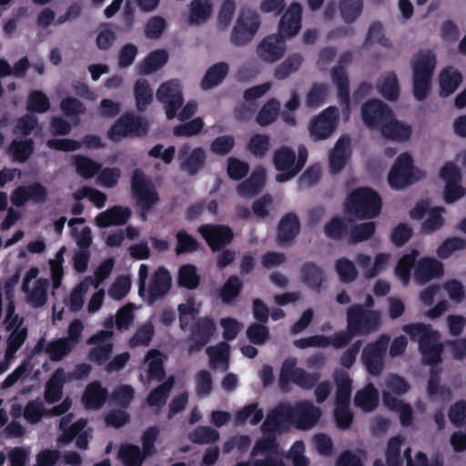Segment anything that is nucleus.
<instances>
[{
    "label": "nucleus",
    "instance_id": "nucleus-1",
    "mask_svg": "<svg viewBox=\"0 0 466 466\" xmlns=\"http://www.w3.org/2000/svg\"><path fill=\"white\" fill-rule=\"evenodd\" d=\"M402 330L411 340L418 341V349L421 355V363L441 364L444 344L441 341V335L431 324L410 323L402 327Z\"/></svg>",
    "mask_w": 466,
    "mask_h": 466
},
{
    "label": "nucleus",
    "instance_id": "nucleus-2",
    "mask_svg": "<svg viewBox=\"0 0 466 466\" xmlns=\"http://www.w3.org/2000/svg\"><path fill=\"white\" fill-rule=\"evenodd\" d=\"M381 198L373 188L360 187L353 189L344 202L345 212L360 220L377 218L381 211Z\"/></svg>",
    "mask_w": 466,
    "mask_h": 466
},
{
    "label": "nucleus",
    "instance_id": "nucleus-3",
    "mask_svg": "<svg viewBox=\"0 0 466 466\" xmlns=\"http://www.w3.org/2000/svg\"><path fill=\"white\" fill-rule=\"evenodd\" d=\"M436 56L431 50L420 51L411 61L412 92L417 101L427 98L436 67Z\"/></svg>",
    "mask_w": 466,
    "mask_h": 466
},
{
    "label": "nucleus",
    "instance_id": "nucleus-4",
    "mask_svg": "<svg viewBox=\"0 0 466 466\" xmlns=\"http://www.w3.org/2000/svg\"><path fill=\"white\" fill-rule=\"evenodd\" d=\"M308 159V150L304 146L299 147L298 156L294 149L288 146H281L273 153V165L279 172L276 180L279 183L287 182L304 168Z\"/></svg>",
    "mask_w": 466,
    "mask_h": 466
},
{
    "label": "nucleus",
    "instance_id": "nucleus-5",
    "mask_svg": "<svg viewBox=\"0 0 466 466\" xmlns=\"http://www.w3.org/2000/svg\"><path fill=\"white\" fill-rule=\"evenodd\" d=\"M131 197L139 210L142 221L147 220L148 213L159 202V195L149 177L140 168H136L130 181Z\"/></svg>",
    "mask_w": 466,
    "mask_h": 466
},
{
    "label": "nucleus",
    "instance_id": "nucleus-6",
    "mask_svg": "<svg viewBox=\"0 0 466 466\" xmlns=\"http://www.w3.org/2000/svg\"><path fill=\"white\" fill-rule=\"evenodd\" d=\"M348 328L356 336H367L377 331L381 325L379 310L367 309L360 304H353L346 310Z\"/></svg>",
    "mask_w": 466,
    "mask_h": 466
},
{
    "label": "nucleus",
    "instance_id": "nucleus-7",
    "mask_svg": "<svg viewBox=\"0 0 466 466\" xmlns=\"http://www.w3.org/2000/svg\"><path fill=\"white\" fill-rule=\"evenodd\" d=\"M422 177L421 171L413 166L411 156L405 152L396 158L390 170L388 182L394 189H403Z\"/></svg>",
    "mask_w": 466,
    "mask_h": 466
},
{
    "label": "nucleus",
    "instance_id": "nucleus-8",
    "mask_svg": "<svg viewBox=\"0 0 466 466\" xmlns=\"http://www.w3.org/2000/svg\"><path fill=\"white\" fill-rule=\"evenodd\" d=\"M148 132L146 119L132 112L124 113L107 131V137L113 142H119L127 137H144Z\"/></svg>",
    "mask_w": 466,
    "mask_h": 466
},
{
    "label": "nucleus",
    "instance_id": "nucleus-9",
    "mask_svg": "<svg viewBox=\"0 0 466 466\" xmlns=\"http://www.w3.org/2000/svg\"><path fill=\"white\" fill-rule=\"evenodd\" d=\"M260 17L257 12L242 9L230 34V42L236 46L250 43L260 27Z\"/></svg>",
    "mask_w": 466,
    "mask_h": 466
},
{
    "label": "nucleus",
    "instance_id": "nucleus-10",
    "mask_svg": "<svg viewBox=\"0 0 466 466\" xmlns=\"http://www.w3.org/2000/svg\"><path fill=\"white\" fill-rule=\"evenodd\" d=\"M250 456H265L264 459L254 460L252 466H286L279 451V444L274 434H268L258 439Z\"/></svg>",
    "mask_w": 466,
    "mask_h": 466
},
{
    "label": "nucleus",
    "instance_id": "nucleus-11",
    "mask_svg": "<svg viewBox=\"0 0 466 466\" xmlns=\"http://www.w3.org/2000/svg\"><path fill=\"white\" fill-rule=\"evenodd\" d=\"M157 99L165 108L167 119H173L184 104V96L177 79H170L162 83L156 94Z\"/></svg>",
    "mask_w": 466,
    "mask_h": 466
},
{
    "label": "nucleus",
    "instance_id": "nucleus-12",
    "mask_svg": "<svg viewBox=\"0 0 466 466\" xmlns=\"http://www.w3.org/2000/svg\"><path fill=\"white\" fill-rule=\"evenodd\" d=\"M390 337L380 335L374 342L368 343L362 350L361 361L369 374L379 376L384 365V355L388 349Z\"/></svg>",
    "mask_w": 466,
    "mask_h": 466
},
{
    "label": "nucleus",
    "instance_id": "nucleus-13",
    "mask_svg": "<svg viewBox=\"0 0 466 466\" xmlns=\"http://www.w3.org/2000/svg\"><path fill=\"white\" fill-rule=\"evenodd\" d=\"M198 232L205 239L213 252L220 251L234 239V232L229 226L222 224H204Z\"/></svg>",
    "mask_w": 466,
    "mask_h": 466
},
{
    "label": "nucleus",
    "instance_id": "nucleus-14",
    "mask_svg": "<svg viewBox=\"0 0 466 466\" xmlns=\"http://www.w3.org/2000/svg\"><path fill=\"white\" fill-rule=\"evenodd\" d=\"M390 106L380 99H370L361 106L363 124L371 130L380 131L392 114Z\"/></svg>",
    "mask_w": 466,
    "mask_h": 466
},
{
    "label": "nucleus",
    "instance_id": "nucleus-15",
    "mask_svg": "<svg viewBox=\"0 0 466 466\" xmlns=\"http://www.w3.org/2000/svg\"><path fill=\"white\" fill-rule=\"evenodd\" d=\"M338 120V109L334 106L327 107L311 119L309 125L310 136L316 141L329 137L336 129Z\"/></svg>",
    "mask_w": 466,
    "mask_h": 466
},
{
    "label": "nucleus",
    "instance_id": "nucleus-16",
    "mask_svg": "<svg viewBox=\"0 0 466 466\" xmlns=\"http://www.w3.org/2000/svg\"><path fill=\"white\" fill-rule=\"evenodd\" d=\"M352 61V53L350 51L343 52L339 58V65L331 69V78L333 84L338 88V98L340 105L346 108L350 107V80L343 66Z\"/></svg>",
    "mask_w": 466,
    "mask_h": 466
},
{
    "label": "nucleus",
    "instance_id": "nucleus-17",
    "mask_svg": "<svg viewBox=\"0 0 466 466\" xmlns=\"http://www.w3.org/2000/svg\"><path fill=\"white\" fill-rule=\"evenodd\" d=\"M217 329L216 323L209 317L199 318L191 327L188 353L200 351L211 339Z\"/></svg>",
    "mask_w": 466,
    "mask_h": 466
},
{
    "label": "nucleus",
    "instance_id": "nucleus-18",
    "mask_svg": "<svg viewBox=\"0 0 466 466\" xmlns=\"http://www.w3.org/2000/svg\"><path fill=\"white\" fill-rule=\"evenodd\" d=\"M292 426L299 430H309L314 427L321 416L319 408L309 400H299L291 405Z\"/></svg>",
    "mask_w": 466,
    "mask_h": 466
},
{
    "label": "nucleus",
    "instance_id": "nucleus-19",
    "mask_svg": "<svg viewBox=\"0 0 466 466\" xmlns=\"http://www.w3.org/2000/svg\"><path fill=\"white\" fill-rule=\"evenodd\" d=\"M171 286L172 279L169 271L164 267H159L151 275L148 287L146 288V296L143 299L148 305H152L164 298L170 290Z\"/></svg>",
    "mask_w": 466,
    "mask_h": 466
},
{
    "label": "nucleus",
    "instance_id": "nucleus-20",
    "mask_svg": "<svg viewBox=\"0 0 466 466\" xmlns=\"http://www.w3.org/2000/svg\"><path fill=\"white\" fill-rule=\"evenodd\" d=\"M292 410L289 404H279L271 410L264 420L261 430L265 435L274 434L292 425Z\"/></svg>",
    "mask_w": 466,
    "mask_h": 466
},
{
    "label": "nucleus",
    "instance_id": "nucleus-21",
    "mask_svg": "<svg viewBox=\"0 0 466 466\" xmlns=\"http://www.w3.org/2000/svg\"><path fill=\"white\" fill-rule=\"evenodd\" d=\"M188 145L182 146L177 154L180 161V170L186 172L189 177L196 176L206 165L207 155L205 150L198 147L189 151Z\"/></svg>",
    "mask_w": 466,
    "mask_h": 466
},
{
    "label": "nucleus",
    "instance_id": "nucleus-22",
    "mask_svg": "<svg viewBox=\"0 0 466 466\" xmlns=\"http://www.w3.org/2000/svg\"><path fill=\"white\" fill-rule=\"evenodd\" d=\"M302 6L299 3H292L282 15L279 23L278 35L284 39L296 36L302 25Z\"/></svg>",
    "mask_w": 466,
    "mask_h": 466
},
{
    "label": "nucleus",
    "instance_id": "nucleus-23",
    "mask_svg": "<svg viewBox=\"0 0 466 466\" xmlns=\"http://www.w3.org/2000/svg\"><path fill=\"white\" fill-rule=\"evenodd\" d=\"M47 189L39 182L17 187L11 195V202L15 207H22L27 201L44 203L47 198Z\"/></svg>",
    "mask_w": 466,
    "mask_h": 466
},
{
    "label": "nucleus",
    "instance_id": "nucleus-24",
    "mask_svg": "<svg viewBox=\"0 0 466 466\" xmlns=\"http://www.w3.org/2000/svg\"><path fill=\"white\" fill-rule=\"evenodd\" d=\"M277 34L266 36L258 46L257 53L265 62L273 63L279 60L286 52V43Z\"/></svg>",
    "mask_w": 466,
    "mask_h": 466
},
{
    "label": "nucleus",
    "instance_id": "nucleus-25",
    "mask_svg": "<svg viewBox=\"0 0 466 466\" xmlns=\"http://www.w3.org/2000/svg\"><path fill=\"white\" fill-rule=\"evenodd\" d=\"M301 225L298 215L294 212L286 213L277 226L276 239L279 245L291 243L299 234Z\"/></svg>",
    "mask_w": 466,
    "mask_h": 466
},
{
    "label": "nucleus",
    "instance_id": "nucleus-26",
    "mask_svg": "<svg viewBox=\"0 0 466 466\" xmlns=\"http://www.w3.org/2000/svg\"><path fill=\"white\" fill-rule=\"evenodd\" d=\"M131 216L132 211L128 207L116 205L100 212L95 218V224L100 228L112 226H124L127 223Z\"/></svg>",
    "mask_w": 466,
    "mask_h": 466
},
{
    "label": "nucleus",
    "instance_id": "nucleus-27",
    "mask_svg": "<svg viewBox=\"0 0 466 466\" xmlns=\"http://www.w3.org/2000/svg\"><path fill=\"white\" fill-rule=\"evenodd\" d=\"M443 264L434 258H422L415 267L414 276L418 282L425 284L443 275Z\"/></svg>",
    "mask_w": 466,
    "mask_h": 466
},
{
    "label": "nucleus",
    "instance_id": "nucleus-28",
    "mask_svg": "<svg viewBox=\"0 0 466 466\" xmlns=\"http://www.w3.org/2000/svg\"><path fill=\"white\" fill-rule=\"evenodd\" d=\"M380 132L388 140L402 143L410 138L412 128L410 125L396 119L392 113Z\"/></svg>",
    "mask_w": 466,
    "mask_h": 466
},
{
    "label": "nucleus",
    "instance_id": "nucleus-29",
    "mask_svg": "<svg viewBox=\"0 0 466 466\" xmlns=\"http://www.w3.org/2000/svg\"><path fill=\"white\" fill-rule=\"evenodd\" d=\"M108 397L106 388L101 382L95 380L90 382L82 395V402L87 410H98L103 407Z\"/></svg>",
    "mask_w": 466,
    "mask_h": 466
},
{
    "label": "nucleus",
    "instance_id": "nucleus-30",
    "mask_svg": "<svg viewBox=\"0 0 466 466\" xmlns=\"http://www.w3.org/2000/svg\"><path fill=\"white\" fill-rule=\"evenodd\" d=\"M169 55L166 49H157L151 51L137 66V73L140 76L151 75L168 62Z\"/></svg>",
    "mask_w": 466,
    "mask_h": 466
},
{
    "label": "nucleus",
    "instance_id": "nucleus-31",
    "mask_svg": "<svg viewBox=\"0 0 466 466\" xmlns=\"http://www.w3.org/2000/svg\"><path fill=\"white\" fill-rule=\"evenodd\" d=\"M300 279L315 293L320 292L325 282L324 272L315 262H306L301 266Z\"/></svg>",
    "mask_w": 466,
    "mask_h": 466
},
{
    "label": "nucleus",
    "instance_id": "nucleus-32",
    "mask_svg": "<svg viewBox=\"0 0 466 466\" xmlns=\"http://www.w3.org/2000/svg\"><path fill=\"white\" fill-rule=\"evenodd\" d=\"M66 382L65 370L63 368L56 369L46 385L44 392L46 402L53 404L59 401L63 397V388Z\"/></svg>",
    "mask_w": 466,
    "mask_h": 466
},
{
    "label": "nucleus",
    "instance_id": "nucleus-33",
    "mask_svg": "<svg viewBox=\"0 0 466 466\" xmlns=\"http://www.w3.org/2000/svg\"><path fill=\"white\" fill-rule=\"evenodd\" d=\"M379 391L372 383L359 390L354 397V405L364 412H370L379 406Z\"/></svg>",
    "mask_w": 466,
    "mask_h": 466
},
{
    "label": "nucleus",
    "instance_id": "nucleus-34",
    "mask_svg": "<svg viewBox=\"0 0 466 466\" xmlns=\"http://www.w3.org/2000/svg\"><path fill=\"white\" fill-rule=\"evenodd\" d=\"M463 80L462 75L457 69L445 67L439 76L440 96L448 97L453 94Z\"/></svg>",
    "mask_w": 466,
    "mask_h": 466
},
{
    "label": "nucleus",
    "instance_id": "nucleus-35",
    "mask_svg": "<svg viewBox=\"0 0 466 466\" xmlns=\"http://www.w3.org/2000/svg\"><path fill=\"white\" fill-rule=\"evenodd\" d=\"M35 151V142L31 137L13 139L8 146L7 153L15 162L25 163Z\"/></svg>",
    "mask_w": 466,
    "mask_h": 466
},
{
    "label": "nucleus",
    "instance_id": "nucleus-36",
    "mask_svg": "<svg viewBox=\"0 0 466 466\" xmlns=\"http://www.w3.org/2000/svg\"><path fill=\"white\" fill-rule=\"evenodd\" d=\"M117 457L124 466H142L149 456L137 445L123 443L118 449Z\"/></svg>",
    "mask_w": 466,
    "mask_h": 466
},
{
    "label": "nucleus",
    "instance_id": "nucleus-37",
    "mask_svg": "<svg viewBox=\"0 0 466 466\" xmlns=\"http://www.w3.org/2000/svg\"><path fill=\"white\" fill-rule=\"evenodd\" d=\"M229 66L226 62H218L211 66L205 73L200 86L203 90H208L218 86L223 82L228 74Z\"/></svg>",
    "mask_w": 466,
    "mask_h": 466
},
{
    "label": "nucleus",
    "instance_id": "nucleus-38",
    "mask_svg": "<svg viewBox=\"0 0 466 466\" xmlns=\"http://www.w3.org/2000/svg\"><path fill=\"white\" fill-rule=\"evenodd\" d=\"M349 145L350 140L348 138L340 137L329 153V168L332 174H338L345 167L348 158Z\"/></svg>",
    "mask_w": 466,
    "mask_h": 466
},
{
    "label": "nucleus",
    "instance_id": "nucleus-39",
    "mask_svg": "<svg viewBox=\"0 0 466 466\" xmlns=\"http://www.w3.org/2000/svg\"><path fill=\"white\" fill-rule=\"evenodd\" d=\"M377 89L386 100L397 101L400 97V88L396 73L394 71L388 72L377 84Z\"/></svg>",
    "mask_w": 466,
    "mask_h": 466
},
{
    "label": "nucleus",
    "instance_id": "nucleus-40",
    "mask_svg": "<svg viewBox=\"0 0 466 466\" xmlns=\"http://www.w3.org/2000/svg\"><path fill=\"white\" fill-rule=\"evenodd\" d=\"M266 174L263 168L255 169L250 177L238 186V192L241 196H254L258 194L264 187Z\"/></svg>",
    "mask_w": 466,
    "mask_h": 466
},
{
    "label": "nucleus",
    "instance_id": "nucleus-41",
    "mask_svg": "<svg viewBox=\"0 0 466 466\" xmlns=\"http://www.w3.org/2000/svg\"><path fill=\"white\" fill-rule=\"evenodd\" d=\"M153 90L147 79L140 78L135 82L134 96L136 100V107L139 112L147 110L153 101Z\"/></svg>",
    "mask_w": 466,
    "mask_h": 466
},
{
    "label": "nucleus",
    "instance_id": "nucleus-42",
    "mask_svg": "<svg viewBox=\"0 0 466 466\" xmlns=\"http://www.w3.org/2000/svg\"><path fill=\"white\" fill-rule=\"evenodd\" d=\"M146 360L148 361L147 379L149 380H163L166 376V371L164 368L163 354L161 351L156 349L148 350Z\"/></svg>",
    "mask_w": 466,
    "mask_h": 466
},
{
    "label": "nucleus",
    "instance_id": "nucleus-43",
    "mask_svg": "<svg viewBox=\"0 0 466 466\" xmlns=\"http://www.w3.org/2000/svg\"><path fill=\"white\" fill-rule=\"evenodd\" d=\"M73 165L76 172L85 179L93 178L102 167V165L88 157L76 155L73 157Z\"/></svg>",
    "mask_w": 466,
    "mask_h": 466
},
{
    "label": "nucleus",
    "instance_id": "nucleus-44",
    "mask_svg": "<svg viewBox=\"0 0 466 466\" xmlns=\"http://www.w3.org/2000/svg\"><path fill=\"white\" fill-rule=\"evenodd\" d=\"M280 114V102L272 97L268 99L259 109L257 116L256 122L260 127H267L273 124Z\"/></svg>",
    "mask_w": 466,
    "mask_h": 466
},
{
    "label": "nucleus",
    "instance_id": "nucleus-45",
    "mask_svg": "<svg viewBox=\"0 0 466 466\" xmlns=\"http://www.w3.org/2000/svg\"><path fill=\"white\" fill-rule=\"evenodd\" d=\"M212 8L210 0H192L189 7V23L200 25L207 22L212 13Z\"/></svg>",
    "mask_w": 466,
    "mask_h": 466
},
{
    "label": "nucleus",
    "instance_id": "nucleus-46",
    "mask_svg": "<svg viewBox=\"0 0 466 466\" xmlns=\"http://www.w3.org/2000/svg\"><path fill=\"white\" fill-rule=\"evenodd\" d=\"M336 384L335 404H350L352 380L347 372L337 374L334 378Z\"/></svg>",
    "mask_w": 466,
    "mask_h": 466
},
{
    "label": "nucleus",
    "instance_id": "nucleus-47",
    "mask_svg": "<svg viewBox=\"0 0 466 466\" xmlns=\"http://www.w3.org/2000/svg\"><path fill=\"white\" fill-rule=\"evenodd\" d=\"M303 61V56L299 53L289 55L275 68V78L278 80H285L291 74L297 72L300 68Z\"/></svg>",
    "mask_w": 466,
    "mask_h": 466
},
{
    "label": "nucleus",
    "instance_id": "nucleus-48",
    "mask_svg": "<svg viewBox=\"0 0 466 466\" xmlns=\"http://www.w3.org/2000/svg\"><path fill=\"white\" fill-rule=\"evenodd\" d=\"M174 378L169 377L166 381L153 389L147 397V402L150 407H163L169 396V392L174 386Z\"/></svg>",
    "mask_w": 466,
    "mask_h": 466
},
{
    "label": "nucleus",
    "instance_id": "nucleus-49",
    "mask_svg": "<svg viewBox=\"0 0 466 466\" xmlns=\"http://www.w3.org/2000/svg\"><path fill=\"white\" fill-rule=\"evenodd\" d=\"M243 283L240 279L236 276H230L223 284L219 290V297L224 304H231L241 293Z\"/></svg>",
    "mask_w": 466,
    "mask_h": 466
},
{
    "label": "nucleus",
    "instance_id": "nucleus-50",
    "mask_svg": "<svg viewBox=\"0 0 466 466\" xmlns=\"http://www.w3.org/2000/svg\"><path fill=\"white\" fill-rule=\"evenodd\" d=\"M74 350L73 345L64 339L59 338L49 341L45 348L46 353L51 361H61Z\"/></svg>",
    "mask_w": 466,
    "mask_h": 466
},
{
    "label": "nucleus",
    "instance_id": "nucleus-51",
    "mask_svg": "<svg viewBox=\"0 0 466 466\" xmlns=\"http://www.w3.org/2000/svg\"><path fill=\"white\" fill-rule=\"evenodd\" d=\"M178 286L192 290L198 287L200 277L198 274L197 267L193 264H185L178 269Z\"/></svg>",
    "mask_w": 466,
    "mask_h": 466
},
{
    "label": "nucleus",
    "instance_id": "nucleus-52",
    "mask_svg": "<svg viewBox=\"0 0 466 466\" xmlns=\"http://www.w3.org/2000/svg\"><path fill=\"white\" fill-rule=\"evenodd\" d=\"M418 256L419 251L412 249L410 253L404 254L396 265L395 273L404 284L410 282V272L415 266Z\"/></svg>",
    "mask_w": 466,
    "mask_h": 466
},
{
    "label": "nucleus",
    "instance_id": "nucleus-53",
    "mask_svg": "<svg viewBox=\"0 0 466 466\" xmlns=\"http://www.w3.org/2000/svg\"><path fill=\"white\" fill-rule=\"evenodd\" d=\"M299 369L297 367L296 358H288L283 361L279 377V386L282 391L289 390V384L295 380Z\"/></svg>",
    "mask_w": 466,
    "mask_h": 466
},
{
    "label": "nucleus",
    "instance_id": "nucleus-54",
    "mask_svg": "<svg viewBox=\"0 0 466 466\" xmlns=\"http://www.w3.org/2000/svg\"><path fill=\"white\" fill-rule=\"evenodd\" d=\"M339 7L344 22L351 24L360 15L363 9V2L362 0H340Z\"/></svg>",
    "mask_w": 466,
    "mask_h": 466
},
{
    "label": "nucleus",
    "instance_id": "nucleus-55",
    "mask_svg": "<svg viewBox=\"0 0 466 466\" xmlns=\"http://www.w3.org/2000/svg\"><path fill=\"white\" fill-rule=\"evenodd\" d=\"M176 238L177 255L194 253L198 251L200 248V243L192 235L187 233V231L185 229L178 230L176 234Z\"/></svg>",
    "mask_w": 466,
    "mask_h": 466
},
{
    "label": "nucleus",
    "instance_id": "nucleus-56",
    "mask_svg": "<svg viewBox=\"0 0 466 466\" xmlns=\"http://www.w3.org/2000/svg\"><path fill=\"white\" fill-rule=\"evenodd\" d=\"M155 335V328L151 322H147L138 327L134 335L129 339L128 345L131 348L148 346Z\"/></svg>",
    "mask_w": 466,
    "mask_h": 466
},
{
    "label": "nucleus",
    "instance_id": "nucleus-57",
    "mask_svg": "<svg viewBox=\"0 0 466 466\" xmlns=\"http://www.w3.org/2000/svg\"><path fill=\"white\" fill-rule=\"evenodd\" d=\"M248 150L257 158H263L270 147L269 136L265 134L253 135L248 144Z\"/></svg>",
    "mask_w": 466,
    "mask_h": 466
},
{
    "label": "nucleus",
    "instance_id": "nucleus-58",
    "mask_svg": "<svg viewBox=\"0 0 466 466\" xmlns=\"http://www.w3.org/2000/svg\"><path fill=\"white\" fill-rule=\"evenodd\" d=\"M23 416L30 424H36L43 417L47 416V410L39 399L32 400L25 406Z\"/></svg>",
    "mask_w": 466,
    "mask_h": 466
},
{
    "label": "nucleus",
    "instance_id": "nucleus-59",
    "mask_svg": "<svg viewBox=\"0 0 466 466\" xmlns=\"http://www.w3.org/2000/svg\"><path fill=\"white\" fill-rule=\"evenodd\" d=\"M335 270L343 283H351L358 278V270L354 263L347 258H340L336 260Z\"/></svg>",
    "mask_w": 466,
    "mask_h": 466
},
{
    "label": "nucleus",
    "instance_id": "nucleus-60",
    "mask_svg": "<svg viewBox=\"0 0 466 466\" xmlns=\"http://www.w3.org/2000/svg\"><path fill=\"white\" fill-rule=\"evenodd\" d=\"M66 418L60 421V428L63 430L62 434L58 438V441L63 444H68L75 440L79 433L86 428L87 422L85 419H79L71 424L68 428L65 429L67 424Z\"/></svg>",
    "mask_w": 466,
    "mask_h": 466
},
{
    "label": "nucleus",
    "instance_id": "nucleus-61",
    "mask_svg": "<svg viewBox=\"0 0 466 466\" xmlns=\"http://www.w3.org/2000/svg\"><path fill=\"white\" fill-rule=\"evenodd\" d=\"M402 440L400 436L392 437L389 440L385 452L387 466H402L401 457Z\"/></svg>",
    "mask_w": 466,
    "mask_h": 466
},
{
    "label": "nucleus",
    "instance_id": "nucleus-62",
    "mask_svg": "<svg viewBox=\"0 0 466 466\" xmlns=\"http://www.w3.org/2000/svg\"><path fill=\"white\" fill-rule=\"evenodd\" d=\"M188 438L196 444H209L219 439V432L208 426H198L189 433Z\"/></svg>",
    "mask_w": 466,
    "mask_h": 466
},
{
    "label": "nucleus",
    "instance_id": "nucleus-63",
    "mask_svg": "<svg viewBox=\"0 0 466 466\" xmlns=\"http://www.w3.org/2000/svg\"><path fill=\"white\" fill-rule=\"evenodd\" d=\"M443 208L436 207L429 211L428 218L421 225V231L425 234H431L441 229L445 223L442 217Z\"/></svg>",
    "mask_w": 466,
    "mask_h": 466
},
{
    "label": "nucleus",
    "instance_id": "nucleus-64",
    "mask_svg": "<svg viewBox=\"0 0 466 466\" xmlns=\"http://www.w3.org/2000/svg\"><path fill=\"white\" fill-rule=\"evenodd\" d=\"M466 248V240L458 237L446 238L437 248V256L441 259L449 258L455 251Z\"/></svg>",
    "mask_w": 466,
    "mask_h": 466
}]
</instances>
